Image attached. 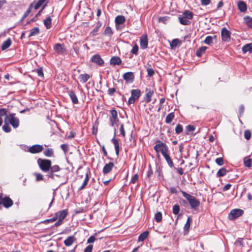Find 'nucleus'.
Returning a JSON list of instances; mask_svg holds the SVG:
<instances>
[{
  "label": "nucleus",
  "instance_id": "obj_21",
  "mask_svg": "<svg viewBox=\"0 0 252 252\" xmlns=\"http://www.w3.org/2000/svg\"><path fill=\"white\" fill-rule=\"evenodd\" d=\"M112 141L114 145L115 149L116 151V154L117 156L119 155V150H120V146L119 141L118 139H116L115 137L112 139Z\"/></svg>",
  "mask_w": 252,
  "mask_h": 252
},
{
  "label": "nucleus",
  "instance_id": "obj_47",
  "mask_svg": "<svg viewBox=\"0 0 252 252\" xmlns=\"http://www.w3.org/2000/svg\"><path fill=\"white\" fill-rule=\"evenodd\" d=\"M183 131V127L180 124H178L175 128L176 133L177 134H179L181 133Z\"/></svg>",
  "mask_w": 252,
  "mask_h": 252
},
{
  "label": "nucleus",
  "instance_id": "obj_12",
  "mask_svg": "<svg viewBox=\"0 0 252 252\" xmlns=\"http://www.w3.org/2000/svg\"><path fill=\"white\" fill-rule=\"evenodd\" d=\"M237 6L239 10L242 12H245L247 10V4L244 1H238L237 2Z\"/></svg>",
  "mask_w": 252,
  "mask_h": 252
},
{
  "label": "nucleus",
  "instance_id": "obj_62",
  "mask_svg": "<svg viewBox=\"0 0 252 252\" xmlns=\"http://www.w3.org/2000/svg\"><path fill=\"white\" fill-rule=\"evenodd\" d=\"M93 250V245H90L85 249L84 252H92Z\"/></svg>",
  "mask_w": 252,
  "mask_h": 252
},
{
  "label": "nucleus",
  "instance_id": "obj_6",
  "mask_svg": "<svg viewBox=\"0 0 252 252\" xmlns=\"http://www.w3.org/2000/svg\"><path fill=\"white\" fill-rule=\"evenodd\" d=\"M111 116L109 118L111 126H114L119 122L117 112L116 110L113 109L110 111Z\"/></svg>",
  "mask_w": 252,
  "mask_h": 252
},
{
  "label": "nucleus",
  "instance_id": "obj_56",
  "mask_svg": "<svg viewBox=\"0 0 252 252\" xmlns=\"http://www.w3.org/2000/svg\"><path fill=\"white\" fill-rule=\"evenodd\" d=\"M32 4H31L30 5V7L27 9V10L25 12V13H24L23 17H22V20H24L27 16H28V15L30 13V12H31V7L32 6Z\"/></svg>",
  "mask_w": 252,
  "mask_h": 252
},
{
  "label": "nucleus",
  "instance_id": "obj_40",
  "mask_svg": "<svg viewBox=\"0 0 252 252\" xmlns=\"http://www.w3.org/2000/svg\"><path fill=\"white\" fill-rule=\"evenodd\" d=\"M244 164L247 167H251L252 165V160L249 157H246L244 160Z\"/></svg>",
  "mask_w": 252,
  "mask_h": 252
},
{
  "label": "nucleus",
  "instance_id": "obj_54",
  "mask_svg": "<svg viewBox=\"0 0 252 252\" xmlns=\"http://www.w3.org/2000/svg\"><path fill=\"white\" fill-rule=\"evenodd\" d=\"M104 33L107 35H111L112 33L111 28L109 27H106L104 31Z\"/></svg>",
  "mask_w": 252,
  "mask_h": 252
},
{
  "label": "nucleus",
  "instance_id": "obj_63",
  "mask_svg": "<svg viewBox=\"0 0 252 252\" xmlns=\"http://www.w3.org/2000/svg\"><path fill=\"white\" fill-rule=\"evenodd\" d=\"M95 240V238L94 236H91L87 240L88 243H92Z\"/></svg>",
  "mask_w": 252,
  "mask_h": 252
},
{
  "label": "nucleus",
  "instance_id": "obj_16",
  "mask_svg": "<svg viewBox=\"0 0 252 252\" xmlns=\"http://www.w3.org/2000/svg\"><path fill=\"white\" fill-rule=\"evenodd\" d=\"M67 215V211L66 210H63L58 212L56 213V216L57 217L58 219H59L62 221Z\"/></svg>",
  "mask_w": 252,
  "mask_h": 252
},
{
  "label": "nucleus",
  "instance_id": "obj_49",
  "mask_svg": "<svg viewBox=\"0 0 252 252\" xmlns=\"http://www.w3.org/2000/svg\"><path fill=\"white\" fill-rule=\"evenodd\" d=\"M100 24H98L94 29V30L92 31V32H91V33L92 34V35L93 36H94L96 34V33L97 32H98L99 29L100 28Z\"/></svg>",
  "mask_w": 252,
  "mask_h": 252
},
{
  "label": "nucleus",
  "instance_id": "obj_2",
  "mask_svg": "<svg viewBox=\"0 0 252 252\" xmlns=\"http://www.w3.org/2000/svg\"><path fill=\"white\" fill-rule=\"evenodd\" d=\"M182 193L184 197H185L187 200L189 201L191 207L192 208H195L198 207L200 204V202L196 199V198L188 193L186 192L185 191H182Z\"/></svg>",
  "mask_w": 252,
  "mask_h": 252
},
{
  "label": "nucleus",
  "instance_id": "obj_17",
  "mask_svg": "<svg viewBox=\"0 0 252 252\" xmlns=\"http://www.w3.org/2000/svg\"><path fill=\"white\" fill-rule=\"evenodd\" d=\"M68 94L71 99L72 102L74 104H77L78 102L77 97L75 92L72 90H70L68 92Z\"/></svg>",
  "mask_w": 252,
  "mask_h": 252
},
{
  "label": "nucleus",
  "instance_id": "obj_53",
  "mask_svg": "<svg viewBox=\"0 0 252 252\" xmlns=\"http://www.w3.org/2000/svg\"><path fill=\"white\" fill-rule=\"evenodd\" d=\"M35 176L36 181H39L43 179V176L40 173H35Z\"/></svg>",
  "mask_w": 252,
  "mask_h": 252
},
{
  "label": "nucleus",
  "instance_id": "obj_30",
  "mask_svg": "<svg viewBox=\"0 0 252 252\" xmlns=\"http://www.w3.org/2000/svg\"><path fill=\"white\" fill-rule=\"evenodd\" d=\"M43 154L46 157H51L54 155V151L51 148H48L44 151Z\"/></svg>",
  "mask_w": 252,
  "mask_h": 252
},
{
  "label": "nucleus",
  "instance_id": "obj_34",
  "mask_svg": "<svg viewBox=\"0 0 252 252\" xmlns=\"http://www.w3.org/2000/svg\"><path fill=\"white\" fill-rule=\"evenodd\" d=\"M183 16L186 17L187 19L190 20L192 18L193 14L191 12L186 10L183 13Z\"/></svg>",
  "mask_w": 252,
  "mask_h": 252
},
{
  "label": "nucleus",
  "instance_id": "obj_23",
  "mask_svg": "<svg viewBox=\"0 0 252 252\" xmlns=\"http://www.w3.org/2000/svg\"><path fill=\"white\" fill-rule=\"evenodd\" d=\"M125 21V17L122 15H119L115 18V23L117 25L122 24Z\"/></svg>",
  "mask_w": 252,
  "mask_h": 252
},
{
  "label": "nucleus",
  "instance_id": "obj_44",
  "mask_svg": "<svg viewBox=\"0 0 252 252\" xmlns=\"http://www.w3.org/2000/svg\"><path fill=\"white\" fill-rule=\"evenodd\" d=\"M180 211V206L178 204L174 205L173 207V213L175 215H177Z\"/></svg>",
  "mask_w": 252,
  "mask_h": 252
},
{
  "label": "nucleus",
  "instance_id": "obj_43",
  "mask_svg": "<svg viewBox=\"0 0 252 252\" xmlns=\"http://www.w3.org/2000/svg\"><path fill=\"white\" fill-rule=\"evenodd\" d=\"M204 42L206 44L211 45L213 43V37L211 36H207Z\"/></svg>",
  "mask_w": 252,
  "mask_h": 252
},
{
  "label": "nucleus",
  "instance_id": "obj_52",
  "mask_svg": "<svg viewBox=\"0 0 252 252\" xmlns=\"http://www.w3.org/2000/svg\"><path fill=\"white\" fill-rule=\"evenodd\" d=\"M138 51V47L136 44H135L133 47L131 53L133 54L137 55Z\"/></svg>",
  "mask_w": 252,
  "mask_h": 252
},
{
  "label": "nucleus",
  "instance_id": "obj_22",
  "mask_svg": "<svg viewBox=\"0 0 252 252\" xmlns=\"http://www.w3.org/2000/svg\"><path fill=\"white\" fill-rule=\"evenodd\" d=\"M75 241V239L73 236H70L64 240V244L66 246L69 247L72 245Z\"/></svg>",
  "mask_w": 252,
  "mask_h": 252
},
{
  "label": "nucleus",
  "instance_id": "obj_60",
  "mask_svg": "<svg viewBox=\"0 0 252 252\" xmlns=\"http://www.w3.org/2000/svg\"><path fill=\"white\" fill-rule=\"evenodd\" d=\"M194 127L191 125H188L186 126V130L188 132L192 131L194 130Z\"/></svg>",
  "mask_w": 252,
  "mask_h": 252
},
{
  "label": "nucleus",
  "instance_id": "obj_8",
  "mask_svg": "<svg viewBox=\"0 0 252 252\" xmlns=\"http://www.w3.org/2000/svg\"><path fill=\"white\" fill-rule=\"evenodd\" d=\"M222 40L225 42H229L230 39V32L225 28H223L221 31Z\"/></svg>",
  "mask_w": 252,
  "mask_h": 252
},
{
  "label": "nucleus",
  "instance_id": "obj_31",
  "mask_svg": "<svg viewBox=\"0 0 252 252\" xmlns=\"http://www.w3.org/2000/svg\"><path fill=\"white\" fill-rule=\"evenodd\" d=\"M207 47L205 46H202L199 48L196 51V56L197 57H201L207 49Z\"/></svg>",
  "mask_w": 252,
  "mask_h": 252
},
{
  "label": "nucleus",
  "instance_id": "obj_50",
  "mask_svg": "<svg viewBox=\"0 0 252 252\" xmlns=\"http://www.w3.org/2000/svg\"><path fill=\"white\" fill-rule=\"evenodd\" d=\"M120 131L123 137H125L126 133L124 128V125L123 124H122L120 126Z\"/></svg>",
  "mask_w": 252,
  "mask_h": 252
},
{
  "label": "nucleus",
  "instance_id": "obj_45",
  "mask_svg": "<svg viewBox=\"0 0 252 252\" xmlns=\"http://www.w3.org/2000/svg\"><path fill=\"white\" fill-rule=\"evenodd\" d=\"M155 219L157 222H159L162 220V214L160 212H158L155 215Z\"/></svg>",
  "mask_w": 252,
  "mask_h": 252
},
{
  "label": "nucleus",
  "instance_id": "obj_48",
  "mask_svg": "<svg viewBox=\"0 0 252 252\" xmlns=\"http://www.w3.org/2000/svg\"><path fill=\"white\" fill-rule=\"evenodd\" d=\"M244 136L247 140H249L251 136V133L249 130H246L244 132Z\"/></svg>",
  "mask_w": 252,
  "mask_h": 252
},
{
  "label": "nucleus",
  "instance_id": "obj_46",
  "mask_svg": "<svg viewBox=\"0 0 252 252\" xmlns=\"http://www.w3.org/2000/svg\"><path fill=\"white\" fill-rule=\"evenodd\" d=\"M179 43H180V41L178 39H175L172 41V42L170 44V46H171V48H173L176 47L179 44Z\"/></svg>",
  "mask_w": 252,
  "mask_h": 252
},
{
  "label": "nucleus",
  "instance_id": "obj_26",
  "mask_svg": "<svg viewBox=\"0 0 252 252\" xmlns=\"http://www.w3.org/2000/svg\"><path fill=\"white\" fill-rule=\"evenodd\" d=\"M44 24L47 29L51 28L52 19L50 16H48L44 20Z\"/></svg>",
  "mask_w": 252,
  "mask_h": 252
},
{
  "label": "nucleus",
  "instance_id": "obj_18",
  "mask_svg": "<svg viewBox=\"0 0 252 252\" xmlns=\"http://www.w3.org/2000/svg\"><path fill=\"white\" fill-rule=\"evenodd\" d=\"M54 50L58 54H62L64 51L63 46L62 44L57 43L54 46Z\"/></svg>",
  "mask_w": 252,
  "mask_h": 252
},
{
  "label": "nucleus",
  "instance_id": "obj_55",
  "mask_svg": "<svg viewBox=\"0 0 252 252\" xmlns=\"http://www.w3.org/2000/svg\"><path fill=\"white\" fill-rule=\"evenodd\" d=\"M48 176L49 178H51L52 179H54L55 178V177H59L60 176L56 174L54 172H49Z\"/></svg>",
  "mask_w": 252,
  "mask_h": 252
},
{
  "label": "nucleus",
  "instance_id": "obj_39",
  "mask_svg": "<svg viewBox=\"0 0 252 252\" xmlns=\"http://www.w3.org/2000/svg\"><path fill=\"white\" fill-rule=\"evenodd\" d=\"M2 129L6 132L11 131V127L7 122H4V124L2 126Z\"/></svg>",
  "mask_w": 252,
  "mask_h": 252
},
{
  "label": "nucleus",
  "instance_id": "obj_19",
  "mask_svg": "<svg viewBox=\"0 0 252 252\" xmlns=\"http://www.w3.org/2000/svg\"><path fill=\"white\" fill-rule=\"evenodd\" d=\"M122 61L118 57H113L110 60V64L112 65H119L121 63Z\"/></svg>",
  "mask_w": 252,
  "mask_h": 252
},
{
  "label": "nucleus",
  "instance_id": "obj_58",
  "mask_svg": "<svg viewBox=\"0 0 252 252\" xmlns=\"http://www.w3.org/2000/svg\"><path fill=\"white\" fill-rule=\"evenodd\" d=\"M216 162L219 165H222L223 164V159L222 158H217L216 159Z\"/></svg>",
  "mask_w": 252,
  "mask_h": 252
},
{
  "label": "nucleus",
  "instance_id": "obj_7",
  "mask_svg": "<svg viewBox=\"0 0 252 252\" xmlns=\"http://www.w3.org/2000/svg\"><path fill=\"white\" fill-rule=\"evenodd\" d=\"M243 210L239 209H234L231 211L229 214L228 218L230 220H234L242 215Z\"/></svg>",
  "mask_w": 252,
  "mask_h": 252
},
{
  "label": "nucleus",
  "instance_id": "obj_32",
  "mask_svg": "<svg viewBox=\"0 0 252 252\" xmlns=\"http://www.w3.org/2000/svg\"><path fill=\"white\" fill-rule=\"evenodd\" d=\"M153 94H154V92H153V91H151V90L149 91L146 93V96H145V101H146V102L148 103L151 101V97Z\"/></svg>",
  "mask_w": 252,
  "mask_h": 252
},
{
  "label": "nucleus",
  "instance_id": "obj_10",
  "mask_svg": "<svg viewBox=\"0 0 252 252\" xmlns=\"http://www.w3.org/2000/svg\"><path fill=\"white\" fill-rule=\"evenodd\" d=\"M140 47L145 49L147 47L148 41L147 36L146 35H142L140 38Z\"/></svg>",
  "mask_w": 252,
  "mask_h": 252
},
{
  "label": "nucleus",
  "instance_id": "obj_33",
  "mask_svg": "<svg viewBox=\"0 0 252 252\" xmlns=\"http://www.w3.org/2000/svg\"><path fill=\"white\" fill-rule=\"evenodd\" d=\"M227 172L225 168H221L218 171L217 175L219 177H222L226 175Z\"/></svg>",
  "mask_w": 252,
  "mask_h": 252
},
{
  "label": "nucleus",
  "instance_id": "obj_35",
  "mask_svg": "<svg viewBox=\"0 0 252 252\" xmlns=\"http://www.w3.org/2000/svg\"><path fill=\"white\" fill-rule=\"evenodd\" d=\"M174 118V115L173 113H169L166 117L165 122L167 124L170 123Z\"/></svg>",
  "mask_w": 252,
  "mask_h": 252
},
{
  "label": "nucleus",
  "instance_id": "obj_24",
  "mask_svg": "<svg viewBox=\"0 0 252 252\" xmlns=\"http://www.w3.org/2000/svg\"><path fill=\"white\" fill-rule=\"evenodd\" d=\"M90 76L88 74H82L79 76V79L82 83H86L90 78Z\"/></svg>",
  "mask_w": 252,
  "mask_h": 252
},
{
  "label": "nucleus",
  "instance_id": "obj_37",
  "mask_svg": "<svg viewBox=\"0 0 252 252\" xmlns=\"http://www.w3.org/2000/svg\"><path fill=\"white\" fill-rule=\"evenodd\" d=\"M61 168L59 166L57 165H55L53 166L51 165V168H50V170L49 172H57L60 170Z\"/></svg>",
  "mask_w": 252,
  "mask_h": 252
},
{
  "label": "nucleus",
  "instance_id": "obj_20",
  "mask_svg": "<svg viewBox=\"0 0 252 252\" xmlns=\"http://www.w3.org/2000/svg\"><path fill=\"white\" fill-rule=\"evenodd\" d=\"M242 51L244 53L247 52L252 53V43L246 44L242 47Z\"/></svg>",
  "mask_w": 252,
  "mask_h": 252
},
{
  "label": "nucleus",
  "instance_id": "obj_9",
  "mask_svg": "<svg viewBox=\"0 0 252 252\" xmlns=\"http://www.w3.org/2000/svg\"><path fill=\"white\" fill-rule=\"evenodd\" d=\"M43 150V147L40 145H34L30 147L28 149V152L32 154H37L42 152Z\"/></svg>",
  "mask_w": 252,
  "mask_h": 252
},
{
  "label": "nucleus",
  "instance_id": "obj_57",
  "mask_svg": "<svg viewBox=\"0 0 252 252\" xmlns=\"http://www.w3.org/2000/svg\"><path fill=\"white\" fill-rule=\"evenodd\" d=\"M138 174H135L131 178L130 182L132 184H135L138 180Z\"/></svg>",
  "mask_w": 252,
  "mask_h": 252
},
{
  "label": "nucleus",
  "instance_id": "obj_64",
  "mask_svg": "<svg viewBox=\"0 0 252 252\" xmlns=\"http://www.w3.org/2000/svg\"><path fill=\"white\" fill-rule=\"evenodd\" d=\"M231 187V185L228 184L224 186V187L223 188V191H226L230 189Z\"/></svg>",
  "mask_w": 252,
  "mask_h": 252
},
{
  "label": "nucleus",
  "instance_id": "obj_15",
  "mask_svg": "<svg viewBox=\"0 0 252 252\" xmlns=\"http://www.w3.org/2000/svg\"><path fill=\"white\" fill-rule=\"evenodd\" d=\"M114 166V164L112 162H110L109 163L106 164L103 168V173L104 174H106L109 173L111 171Z\"/></svg>",
  "mask_w": 252,
  "mask_h": 252
},
{
  "label": "nucleus",
  "instance_id": "obj_59",
  "mask_svg": "<svg viewBox=\"0 0 252 252\" xmlns=\"http://www.w3.org/2000/svg\"><path fill=\"white\" fill-rule=\"evenodd\" d=\"M6 110L5 109H0V117L3 116H6Z\"/></svg>",
  "mask_w": 252,
  "mask_h": 252
},
{
  "label": "nucleus",
  "instance_id": "obj_5",
  "mask_svg": "<svg viewBox=\"0 0 252 252\" xmlns=\"http://www.w3.org/2000/svg\"><path fill=\"white\" fill-rule=\"evenodd\" d=\"M140 91L138 89L132 90L131 91V95L129 98L128 103L129 104H133L136 100L138 99L140 95Z\"/></svg>",
  "mask_w": 252,
  "mask_h": 252
},
{
  "label": "nucleus",
  "instance_id": "obj_27",
  "mask_svg": "<svg viewBox=\"0 0 252 252\" xmlns=\"http://www.w3.org/2000/svg\"><path fill=\"white\" fill-rule=\"evenodd\" d=\"M179 20L180 23L184 25H189L190 23L189 19H187L186 17H179Z\"/></svg>",
  "mask_w": 252,
  "mask_h": 252
},
{
  "label": "nucleus",
  "instance_id": "obj_1",
  "mask_svg": "<svg viewBox=\"0 0 252 252\" xmlns=\"http://www.w3.org/2000/svg\"><path fill=\"white\" fill-rule=\"evenodd\" d=\"M37 163L41 170L45 172L49 171L51 165V161L50 160L38 158Z\"/></svg>",
  "mask_w": 252,
  "mask_h": 252
},
{
  "label": "nucleus",
  "instance_id": "obj_4",
  "mask_svg": "<svg viewBox=\"0 0 252 252\" xmlns=\"http://www.w3.org/2000/svg\"><path fill=\"white\" fill-rule=\"evenodd\" d=\"M168 148L167 146L164 143L160 141H158L156 144L154 146V150L157 152L158 157H159V153L164 152L166 149Z\"/></svg>",
  "mask_w": 252,
  "mask_h": 252
},
{
  "label": "nucleus",
  "instance_id": "obj_28",
  "mask_svg": "<svg viewBox=\"0 0 252 252\" xmlns=\"http://www.w3.org/2000/svg\"><path fill=\"white\" fill-rule=\"evenodd\" d=\"M39 33V29L38 27H34L30 30V33L29 37L35 36Z\"/></svg>",
  "mask_w": 252,
  "mask_h": 252
},
{
  "label": "nucleus",
  "instance_id": "obj_3",
  "mask_svg": "<svg viewBox=\"0 0 252 252\" xmlns=\"http://www.w3.org/2000/svg\"><path fill=\"white\" fill-rule=\"evenodd\" d=\"M4 122L9 123L14 128L17 127L19 125V120L18 118L14 116V114L6 116L4 118Z\"/></svg>",
  "mask_w": 252,
  "mask_h": 252
},
{
  "label": "nucleus",
  "instance_id": "obj_36",
  "mask_svg": "<svg viewBox=\"0 0 252 252\" xmlns=\"http://www.w3.org/2000/svg\"><path fill=\"white\" fill-rule=\"evenodd\" d=\"M89 180V178L88 174H86L85 175V179L84 180L83 183L82 185L81 186V187L80 188V189H82L85 188V187L88 183Z\"/></svg>",
  "mask_w": 252,
  "mask_h": 252
},
{
  "label": "nucleus",
  "instance_id": "obj_61",
  "mask_svg": "<svg viewBox=\"0 0 252 252\" xmlns=\"http://www.w3.org/2000/svg\"><path fill=\"white\" fill-rule=\"evenodd\" d=\"M148 74L149 76H152L154 74V70L151 68H149L147 70Z\"/></svg>",
  "mask_w": 252,
  "mask_h": 252
},
{
  "label": "nucleus",
  "instance_id": "obj_29",
  "mask_svg": "<svg viewBox=\"0 0 252 252\" xmlns=\"http://www.w3.org/2000/svg\"><path fill=\"white\" fill-rule=\"evenodd\" d=\"M148 234L149 232L147 231L142 233L138 237V241L142 242L145 240L148 237Z\"/></svg>",
  "mask_w": 252,
  "mask_h": 252
},
{
  "label": "nucleus",
  "instance_id": "obj_41",
  "mask_svg": "<svg viewBox=\"0 0 252 252\" xmlns=\"http://www.w3.org/2000/svg\"><path fill=\"white\" fill-rule=\"evenodd\" d=\"M191 223V219L189 217L188 218L187 221L186 222V223L185 224L184 226V230L185 231H188V230L189 229L190 225Z\"/></svg>",
  "mask_w": 252,
  "mask_h": 252
},
{
  "label": "nucleus",
  "instance_id": "obj_42",
  "mask_svg": "<svg viewBox=\"0 0 252 252\" xmlns=\"http://www.w3.org/2000/svg\"><path fill=\"white\" fill-rule=\"evenodd\" d=\"M46 1V0H39L36 3H35L34 7L35 10L38 9Z\"/></svg>",
  "mask_w": 252,
  "mask_h": 252
},
{
  "label": "nucleus",
  "instance_id": "obj_51",
  "mask_svg": "<svg viewBox=\"0 0 252 252\" xmlns=\"http://www.w3.org/2000/svg\"><path fill=\"white\" fill-rule=\"evenodd\" d=\"M247 25L251 28H252V18L250 17H247L245 19Z\"/></svg>",
  "mask_w": 252,
  "mask_h": 252
},
{
  "label": "nucleus",
  "instance_id": "obj_38",
  "mask_svg": "<svg viewBox=\"0 0 252 252\" xmlns=\"http://www.w3.org/2000/svg\"><path fill=\"white\" fill-rule=\"evenodd\" d=\"M165 159L166 160L168 165L170 167H172L173 166V162L172 161V159L171 158L169 154L167 156L164 157Z\"/></svg>",
  "mask_w": 252,
  "mask_h": 252
},
{
  "label": "nucleus",
  "instance_id": "obj_11",
  "mask_svg": "<svg viewBox=\"0 0 252 252\" xmlns=\"http://www.w3.org/2000/svg\"><path fill=\"white\" fill-rule=\"evenodd\" d=\"M123 78L126 82L131 83L134 79V76L132 72H128L124 74Z\"/></svg>",
  "mask_w": 252,
  "mask_h": 252
},
{
  "label": "nucleus",
  "instance_id": "obj_14",
  "mask_svg": "<svg viewBox=\"0 0 252 252\" xmlns=\"http://www.w3.org/2000/svg\"><path fill=\"white\" fill-rule=\"evenodd\" d=\"M2 201L1 204H2L3 206L5 208H9L13 205L12 200L9 197L2 198Z\"/></svg>",
  "mask_w": 252,
  "mask_h": 252
},
{
  "label": "nucleus",
  "instance_id": "obj_13",
  "mask_svg": "<svg viewBox=\"0 0 252 252\" xmlns=\"http://www.w3.org/2000/svg\"><path fill=\"white\" fill-rule=\"evenodd\" d=\"M91 61L98 65H102L104 63L103 60L99 55H95L93 56Z\"/></svg>",
  "mask_w": 252,
  "mask_h": 252
},
{
  "label": "nucleus",
  "instance_id": "obj_25",
  "mask_svg": "<svg viewBox=\"0 0 252 252\" xmlns=\"http://www.w3.org/2000/svg\"><path fill=\"white\" fill-rule=\"evenodd\" d=\"M11 44V40L10 38L7 39L4 41L1 45L2 50H4L7 49Z\"/></svg>",
  "mask_w": 252,
  "mask_h": 252
}]
</instances>
